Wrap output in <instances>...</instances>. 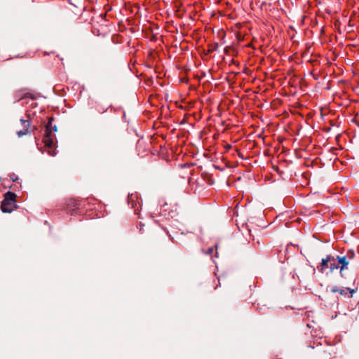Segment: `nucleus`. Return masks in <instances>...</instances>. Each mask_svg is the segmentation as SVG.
I'll list each match as a JSON object with an SVG mask.
<instances>
[{
    "instance_id": "obj_1",
    "label": "nucleus",
    "mask_w": 359,
    "mask_h": 359,
    "mask_svg": "<svg viewBox=\"0 0 359 359\" xmlns=\"http://www.w3.org/2000/svg\"><path fill=\"white\" fill-rule=\"evenodd\" d=\"M53 118H50L46 126L45 134L43 138V142L46 147L47 152L50 156L55 155V135L53 132L56 131L55 126H53Z\"/></svg>"
},
{
    "instance_id": "obj_2",
    "label": "nucleus",
    "mask_w": 359,
    "mask_h": 359,
    "mask_svg": "<svg viewBox=\"0 0 359 359\" xmlns=\"http://www.w3.org/2000/svg\"><path fill=\"white\" fill-rule=\"evenodd\" d=\"M15 194L8 191L4 194V198L1 205V209L4 212H11L16 208Z\"/></svg>"
},
{
    "instance_id": "obj_3",
    "label": "nucleus",
    "mask_w": 359,
    "mask_h": 359,
    "mask_svg": "<svg viewBox=\"0 0 359 359\" xmlns=\"http://www.w3.org/2000/svg\"><path fill=\"white\" fill-rule=\"evenodd\" d=\"M327 269H330L331 272L339 269L337 256L334 257L332 255H327L326 258L322 259L320 266H318V269L321 272H324Z\"/></svg>"
},
{
    "instance_id": "obj_4",
    "label": "nucleus",
    "mask_w": 359,
    "mask_h": 359,
    "mask_svg": "<svg viewBox=\"0 0 359 359\" xmlns=\"http://www.w3.org/2000/svg\"><path fill=\"white\" fill-rule=\"evenodd\" d=\"M355 253L353 250L348 251L346 255L344 256H337L338 265L340 269V273H341L344 270L348 269L349 262L353 259Z\"/></svg>"
},
{
    "instance_id": "obj_5",
    "label": "nucleus",
    "mask_w": 359,
    "mask_h": 359,
    "mask_svg": "<svg viewBox=\"0 0 359 359\" xmlns=\"http://www.w3.org/2000/svg\"><path fill=\"white\" fill-rule=\"evenodd\" d=\"M31 114L27 112V116L28 118L27 120H24V135L27 133H30L33 132L36 129V126L32 124V119L31 118Z\"/></svg>"
},
{
    "instance_id": "obj_6",
    "label": "nucleus",
    "mask_w": 359,
    "mask_h": 359,
    "mask_svg": "<svg viewBox=\"0 0 359 359\" xmlns=\"http://www.w3.org/2000/svg\"><path fill=\"white\" fill-rule=\"evenodd\" d=\"M36 95L24 91V104H29L32 108L36 107Z\"/></svg>"
},
{
    "instance_id": "obj_7",
    "label": "nucleus",
    "mask_w": 359,
    "mask_h": 359,
    "mask_svg": "<svg viewBox=\"0 0 359 359\" xmlns=\"http://www.w3.org/2000/svg\"><path fill=\"white\" fill-rule=\"evenodd\" d=\"M128 204L131 205L132 208H135V212L137 214V210H138V205L140 206V201H137V196L136 194H131L128 196Z\"/></svg>"
},
{
    "instance_id": "obj_8",
    "label": "nucleus",
    "mask_w": 359,
    "mask_h": 359,
    "mask_svg": "<svg viewBox=\"0 0 359 359\" xmlns=\"http://www.w3.org/2000/svg\"><path fill=\"white\" fill-rule=\"evenodd\" d=\"M331 292L333 293L339 292V289L337 286H334L331 288Z\"/></svg>"
},
{
    "instance_id": "obj_9",
    "label": "nucleus",
    "mask_w": 359,
    "mask_h": 359,
    "mask_svg": "<svg viewBox=\"0 0 359 359\" xmlns=\"http://www.w3.org/2000/svg\"><path fill=\"white\" fill-rule=\"evenodd\" d=\"M354 24H348V31L350 32V29L353 26Z\"/></svg>"
},
{
    "instance_id": "obj_10",
    "label": "nucleus",
    "mask_w": 359,
    "mask_h": 359,
    "mask_svg": "<svg viewBox=\"0 0 359 359\" xmlns=\"http://www.w3.org/2000/svg\"><path fill=\"white\" fill-rule=\"evenodd\" d=\"M339 292L343 294L345 293V290H339Z\"/></svg>"
},
{
    "instance_id": "obj_11",
    "label": "nucleus",
    "mask_w": 359,
    "mask_h": 359,
    "mask_svg": "<svg viewBox=\"0 0 359 359\" xmlns=\"http://www.w3.org/2000/svg\"><path fill=\"white\" fill-rule=\"evenodd\" d=\"M18 135L19 136L22 135V131H19V132H18Z\"/></svg>"
}]
</instances>
